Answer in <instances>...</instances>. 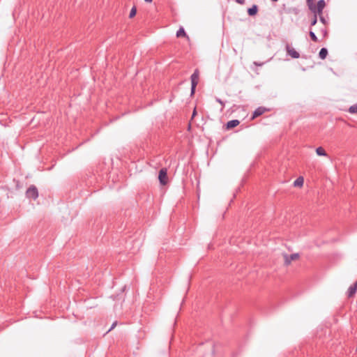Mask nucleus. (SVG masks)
Returning <instances> with one entry per match:
<instances>
[{
    "label": "nucleus",
    "instance_id": "24",
    "mask_svg": "<svg viewBox=\"0 0 357 357\" xmlns=\"http://www.w3.org/2000/svg\"><path fill=\"white\" fill-rule=\"evenodd\" d=\"M116 325V322L113 323L112 325L111 326L110 328L108 330L107 332L111 331L115 327Z\"/></svg>",
    "mask_w": 357,
    "mask_h": 357
},
{
    "label": "nucleus",
    "instance_id": "18",
    "mask_svg": "<svg viewBox=\"0 0 357 357\" xmlns=\"http://www.w3.org/2000/svg\"><path fill=\"white\" fill-rule=\"evenodd\" d=\"M317 16H316V15H314L313 17L311 19L310 26H314L317 24Z\"/></svg>",
    "mask_w": 357,
    "mask_h": 357
},
{
    "label": "nucleus",
    "instance_id": "13",
    "mask_svg": "<svg viewBox=\"0 0 357 357\" xmlns=\"http://www.w3.org/2000/svg\"><path fill=\"white\" fill-rule=\"evenodd\" d=\"M187 37L188 38V36H187L184 29L183 27H180V29L176 32V37Z\"/></svg>",
    "mask_w": 357,
    "mask_h": 357
},
{
    "label": "nucleus",
    "instance_id": "17",
    "mask_svg": "<svg viewBox=\"0 0 357 357\" xmlns=\"http://www.w3.org/2000/svg\"><path fill=\"white\" fill-rule=\"evenodd\" d=\"M137 13V9L134 6L132 8V9L130 10V14H129V17L130 18H132L134 16H135Z\"/></svg>",
    "mask_w": 357,
    "mask_h": 357
},
{
    "label": "nucleus",
    "instance_id": "11",
    "mask_svg": "<svg viewBox=\"0 0 357 357\" xmlns=\"http://www.w3.org/2000/svg\"><path fill=\"white\" fill-rule=\"evenodd\" d=\"M303 183H304L303 177L299 176L294 181L293 185L294 187H301V186H303Z\"/></svg>",
    "mask_w": 357,
    "mask_h": 357
},
{
    "label": "nucleus",
    "instance_id": "15",
    "mask_svg": "<svg viewBox=\"0 0 357 357\" xmlns=\"http://www.w3.org/2000/svg\"><path fill=\"white\" fill-rule=\"evenodd\" d=\"M309 35H310V38H311V40L312 41H314V42H317L318 41L317 36H316V34L312 31H310Z\"/></svg>",
    "mask_w": 357,
    "mask_h": 357
},
{
    "label": "nucleus",
    "instance_id": "27",
    "mask_svg": "<svg viewBox=\"0 0 357 357\" xmlns=\"http://www.w3.org/2000/svg\"><path fill=\"white\" fill-rule=\"evenodd\" d=\"M146 2L151 3L153 0H144Z\"/></svg>",
    "mask_w": 357,
    "mask_h": 357
},
{
    "label": "nucleus",
    "instance_id": "19",
    "mask_svg": "<svg viewBox=\"0 0 357 357\" xmlns=\"http://www.w3.org/2000/svg\"><path fill=\"white\" fill-rule=\"evenodd\" d=\"M319 17L320 22L322 24H324V25L328 24V22L326 21V18L322 15H319Z\"/></svg>",
    "mask_w": 357,
    "mask_h": 357
},
{
    "label": "nucleus",
    "instance_id": "23",
    "mask_svg": "<svg viewBox=\"0 0 357 357\" xmlns=\"http://www.w3.org/2000/svg\"><path fill=\"white\" fill-rule=\"evenodd\" d=\"M321 32H322V33H323L324 37H326L327 36V34H328L327 31L326 29H321Z\"/></svg>",
    "mask_w": 357,
    "mask_h": 357
},
{
    "label": "nucleus",
    "instance_id": "20",
    "mask_svg": "<svg viewBox=\"0 0 357 357\" xmlns=\"http://www.w3.org/2000/svg\"><path fill=\"white\" fill-rule=\"evenodd\" d=\"M197 85V84H191V96H192L195 93Z\"/></svg>",
    "mask_w": 357,
    "mask_h": 357
},
{
    "label": "nucleus",
    "instance_id": "22",
    "mask_svg": "<svg viewBox=\"0 0 357 357\" xmlns=\"http://www.w3.org/2000/svg\"><path fill=\"white\" fill-rule=\"evenodd\" d=\"M314 0H306V4H307V7H310V6H312L313 4H314Z\"/></svg>",
    "mask_w": 357,
    "mask_h": 357
},
{
    "label": "nucleus",
    "instance_id": "25",
    "mask_svg": "<svg viewBox=\"0 0 357 357\" xmlns=\"http://www.w3.org/2000/svg\"><path fill=\"white\" fill-rule=\"evenodd\" d=\"M236 1L239 4H243L245 3V0H236Z\"/></svg>",
    "mask_w": 357,
    "mask_h": 357
},
{
    "label": "nucleus",
    "instance_id": "16",
    "mask_svg": "<svg viewBox=\"0 0 357 357\" xmlns=\"http://www.w3.org/2000/svg\"><path fill=\"white\" fill-rule=\"evenodd\" d=\"M348 111L351 114H356L357 113V104L351 106L349 108Z\"/></svg>",
    "mask_w": 357,
    "mask_h": 357
},
{
    "label": "nucleus",
    "instance_id": "28",
    "mask_svg": "<svg viewBox=\"0 0 357 357\" xmlns=\"http://www.w3.org/2000/svg\"><path fill=\"white\" fill-rule=\"evenodd\" d=\"M255 64L258 65V63L257 62H255ZM261 65H262L261 63L259 64V66H261Z\"/></svg>",
    "mask_w": 357,
    "mask_h": 357
},
{
    "label": "nucleus",
    "instance_id": "1",
    "mask_svg": "<svg viewBox=\"0 0 357 357\" xmlns=\"http://www.w3.org/2000/svg\"><path fill=\"white\" fill-rule=\"evenodd\" d=\"M326 6V2L324 0H319L317 4H313L312 6L308 7V9L313 13L316 15V16H319L322 15L323 10Z\"/></svg>",
    "mask_w": 357,
    "mask_h": 357
},
{
    "label": "nucleus",
    "instance_id": "2",
    "mask_svg": "<svg viewBox=\"0 0 357 357\" xmlns=\"http://www.w3.org/2000/svg\"><path fill=\"white\" fill-rule=\"evenodd\" d=\"M26 196L29 199H32L33 200H36L38 197V191L37 188L31 185L26 192Z\"/></svg>",
    "mask_w": 357,
    "mask_h": 357
},
{
    "label": "nucleus",
    "instance_id": "9",
    "mask_svg": "<svg viewBox=\"0 0 357 357\" xmlns=\"http://www.w3.org/2000/svg\"><path fill=\"white\" fill-rule=\"evenodd\" d=\"M191 84H198L199 70L196 69L190 76Z\"/></svg>",
    "mask_w": 357,
    "mask_h": 357
},
{
    "label": "nucleus",
    "instance_id": "6",
    "mask_svg": "<svg viewBox=\"0 0 357 357\" xmlns=\"http://www.w3.org/2000/svg\"><path fill=\"white\" fill-rule=\"evenodd\" d=\"M299 255L298 253L291 254L290 255H284V263L286 265H289L291 261L296 260L298 258Z\"/></svg>",
    "mask_w": 357,
    "mask_h": 357
},
{
    "label": "nucleus",
    "instance_id": "4",
    "mask_svg": "<svg viewBox=\"0 0 357 357\" xmlns=\"http://www.w3.org/2000/svg\"><path fill=\"white\" fill-rule=\"evenodd\" d=\"M270 109L264 107H257L252 113V119H254L257 117L260 116L263 114H264L266 112H269Z\"/></svg>",
    "mask_w": 357,
    "mask_h": 357
},
{
    "label": "nucleus",
    "instance_id": "26",
    "mask_svg": "<svg viewBox=\"0 0 357 357\" xmlns=\"http://www.w3.org/2000/svg\"><path fill=\"white\" fill-rule=\"evenodd\" d=\"M196 114H197V112L195 109H194L193 113H192V117H194L196 115Z\"/></svg>",
    "mask_w": 357,
    "mask_h": 357
},
{
    "label": "nucleus",
    "instance_id": "3",
    "mask_svg": "<svg viewBox=\"0 0 357 357\" xmlns=\"http://www.w3.org/2000/svg\"><path fill=\"white\" fill-rule=\"evenodd\" d=\"M158 179L160 183L162 185H165L167 183L168 177H167V170L166 168H162L160 169L158 173Z\"/></svg>",
    "mask_w": 357,
    "mask_h": 357
},
{
    "label": "nucleus",
    "instance_id": "12",
    "mask_svg": "<svg viewBox=\"0 0 357 357\" xmlns=\"http://www.w3.org/2000/svg\"><path fill=\"white\" fill-rule=\"evenodd\" d=\"M328 55V50L326 47H322L319 52V56L321 59H325Z\"/></svg>",
    "mask_w": 357,
    "mask_h": 357
},
{
    "label": "nucleus",
    "instance_id": "5",
    "mask_svg": "<svg viewBox=\"0 0 357 357\" xmlns=\"http://www.w3.org/2000/svg\"><path fill=\"white\" fill-rule=\"evenodd\" d=\"M287 54H289L293 59H298L300 57V54L294 48L291 47L289 45H287L285 47Z\"/></svg>",
    "mask_w": 357,
    "mask_h": 357
},
{
    "label": "nucleus",
    "instance_id": "21",
    "mask_svg": "<svg viewBox=\"0 0 357 357\" xmlns=\"http://www.w3.org/2000/svg\"><path fill=\"white\" fill-rule=\"evenodd\" d=\"M215 100H216V102H219L222 105L221 110H222L223 108L225 107V102L219 98H215Z\"/></svg>",
    "mask_w": 357,
    "mask_h": 357
},
{
    "label": "nucleus",
    "instance_id": "14",
    "mask_svg": "<svg viewBox=\"0 0 357 357\" xmlns=\"http://www.w3.org/2000/svg\"><path fill=\"white\" fill-rule=\"evenodd\" d=\"M316 153L319 156H326L327 155L326 151L321 146H319L316 149Z\"/></svg>",
    "mask_w": 357,
    "mask_h": 357
},
{
    "label": "nucleus",
    "instance_id": "7",
    "mask_svg": "<svg viewBox=\"0 0 357 357\" xmlns=\"http://www.w3.org/2000/svg\"><path fill=\"white\" fill-rule=\"evenodd\" d=\"M356 291H357V281L354 284H352L351 286L349 287L348 291H347L348 297L352 298L355 295Z\"/></svg>",
    "mask_w": 357,
    "mask_h": 357
},
{
    "label": "nucleus",
    "instance_id": "8",
    "mask_svg": "<svg viewBox=\"0 0 357 357\" xmlns=\"http://www.w3.org/2000/svg\"><path fill=\"white\" fill-rule=\"evenodd\" d=\"M239 123H240V121L238 120H237V119H234V120L229 121L226 123V128L227 130L232 129V128L236 127Z\"/></svg>",
    "mask_w": 357,
    "mask_h": 357
},
{
    "label": "nucleus",
    "instance_id": "10",
    "mask_svg": "<svg viewBox=\"0 0 357 357\" xmlns=\"http://www.w3.org/2000/svg\"><path fill=\"white\" fill-rule=\"evenodd\" d=\"M258 12V6L257 5H253L251 8L248 9V14L250 16H255Z\"/></svg>",
    "mask_w": 357,
    "mask_h": 357
}]
</instances>
